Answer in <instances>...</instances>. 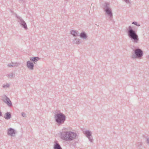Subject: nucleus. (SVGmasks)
<instances>
[{
	"label": "nucleus",
	"mask_w": 149,
	"mask_h": 149,
	"mask_svg": "<svg viewBox=\"0 0 149 149\" xmlns=\"http://www.w3.org/2000/svg\"><path fill=\"white\" fill-rule=\"evenodd\" d=\"M126 32L129 38L134 43H137L139 41V36L137 34V30L134 27L129 26L126 28Z\"/></svg>",
	"instance_id": "nucleus-1"
},
{
	"label": "nucleus",
	"mask_w": 149,
	"mask_h": 149,
	"mask_svg": "<svg viewBox=\"0 0 149 149\" xmlns=\"http://www.w3.org/2000/svg\"><path fill=\"white\" fill-rule=\"evenodd\" d=\"M77 136L76 133L71 131L64 132L61 133V138L65 141H72Z\"/></svg>",
	"instance_id": "nucleus-2"
},
{
	"label": "nucleus",
	"mask_w": 149,
	"mask_h": 149,
	"mask_svg": "<svg viewBox=\"0 0 149 149\" xmlns=\"http://www.w3.org/2000/svg\"><path fill=\"white\" fill-rule=\"evenodd\" d=\"M54 118L55 122L58 126L64 124L66 119L65 116L60 112L55 113Z\"/></svg>",
	"instance_id": "nucleus-3"
},
{
	"label": "nucleus",
	"mask_w": 149,
	"mask_h": 149,
	"mask_svg": "<svg viewBox=\"0 0 149 149\" xmlns=\"http://www.w3.org/2000/svg\"><path fill=\"white\" fill-rule=\"evenodd\" d=\"M102 7L107 15L109 17L110 20H112L113 13L112 10L110 7V3L108 2H105L102 4Z\"/></svg>",
	"instance_id": "nucleus-4"
},
{
	"label": "nucleus",
	"mask_w": 149,
	"mask_h": 149,
	"mask_svg": "<svg viewBox=\"0 0 149 149\" xmlns=\"http://www.w3.org/2000/svg\"><path fill=\"white\" fill-rule=\"evenodd\" d=\"M133 52H132L131 58L133 59L135 58L141 59L143 55V51L141 49L138 48L133 49Z\"/></svg>",
	"instance_id": "nucleus-5"
},
{
	"label": "nucleus",
	"mask_w": 149,
	"mask_h": 149,
	"mask_svg": "<svg viewBox=\"0 0 149 149\" xmlns=\"http://www.w3.org/2000/svg\"><path fill=\"white\" fill-rule=\"evenodd\" d=\"M15 16L17 19V21L19 23L20 26L25 30H27L28 29L27 25L21 17L17 16L16 14H15Z\"/></svg>",
	"instance_id": "nucleus-6"
},
{
	"label": "nucleus",
	"mask_w": 149,
	"mask_h": 149,
	"mask_svg": "<svg viewBox=\"0 0 149 149\" xmlns=\"http://www.w3.org/2000/svg\"><path fill=\"white\" fill-rule=\"evenodd\" d=\"M1 100L6 103L9 106H12V103L9 98L6 95H4L1 97Z\"/></svg>",
	"instance_id": "nucleus-7"
},
{
	"label": "nucleus",
	"mask_w": 149,
	"mask_h": 149,
	"mask_svg": "<svg viewBox=\"0 0 149 149\" xmlns=\"http://www.w3.org/2000/svg\"><path fill=\"white\" fill-rule=\"evenodd\" d=\"M84 133L90 142H92L93 141V140L91 131L89 130H86L84 132Z\"/></svg>",
	"instance_id": "nucleus-8"
},
{
	"label": "nucleus",
	"mask_w": 149,
	"mask_h": 149,
	"mask_svg": "<svg viewBox=\"0 0 149 149\" xmlns=\"http://www.w3.org/2000/svg\"><path fill=\"white\" fill-rule=\"evenodd\" d=\"M7 134L11 136H15L16 132L15 130L11 128L8 129L7 131Z\"/></svg>",
	"instance_id": "nucleus-9"
},
{
	"label": "nucleus",
	"mask_w": 149,
	"mask_h": 149,
	"mask_svg": "<svg viewBox=\"0 0 149 149\" xmlns=\"http://www.w3.org/2000/svg\"><path fill=\"white\" fill-rule=\"evenodd\" d=\"M26 66L29 70H33L34 69V65L32 62L29 61L26 62Z\"/></svg>",
	"instance_id": "nucleus-10"
},
{
	"label": "nucleus",
	"mask_w": 149,
	"mask_h": 149,
	"mask_svg": "<svg viewBox=\"0 0 149 149\" xmlns=\"http://www.w3.org/2000/svg\"><path fill=\"white\" fill-rule=\"evenodd\" d=\"M79 36L81 38L84 40H86L87 39V35L84 31H82L80 34L79 33Z\"/></svg>",
	"instance_id": "nucleus-11"
},
{
	"label": "nucleus",
	"mask_w": 149,
	"mask_h": 149,
	"mask_svg": "<svg viewBox=\"0 0 149 149\" xmlns=\"http://www.w3.org/2000/svg\"><path fill=\"white\" fill-rule=\"evenodd\" d=\"M40 58L38 57H32L30 58V60L33 63L36 64L38 61L40 59Z\"/></svg>",
	"instance_id": "nucleus-12"
},
{
	"label": "nucleus",
	"mask_w": 149,
	"mask_h": 149,
	"mask_svg": "<svg viewBox=\"0 0 149 149\" xmlns=\"http://www.w3.org/2000/svg\"><path fill=\"white\" fill-rule=\"evenodd\" d=\"M54 149H62L57 141H54V144L53 147Z\"/></svg>",
	"instance_id": "nucleus-13"
},
{
	"label": "nucleus",
	"mask_w": 149,
	"mask_h": 149,
	"mask_svg": "<svg viewBox=\"0 0 149 149\" xmlns=\"http://www.w3.org/2000/svg\"><path fill=\"white\" fill-rule=\"evenodd\" d=\"M20 65V63L17 62H13L8 64L9 67H17Z\"/></svg>",
	"instance_id": "nucleus-14"
},
{
	"label": "nucleus",
	"mask_w": 149,
	"mask_h": 149,
	"mask_svg": "<svg viewBox=\"0 0 149 149\" xmlns=\"http://www.w3.org/2000/svg\"><path fill=\"white\" fill-rule=\"evenodd\" d=\"M70 34L74 37H76L79 36V33L78 31L76 30H71L70 31Z\"/></svg>",
	"instance_id": "nucleus-15"
},
{
	"label": "nucleus",
	"mask_w": 149,
	"mask_h": 149,
	"mask_svg": "<svg viewBox=\"0 0 149 149\" xmlns=\"http://www.w3.org/2000/svg\"><path fill=\"white\" fill-rule=\"evenodd\" d=\"M11 117V113L10 112H7L5 113L4 118L6 120H8Z\"/></svg>",
	"instance_id": "nucleus-16"
},
{
	"label": "nucleus",
	"mask_w": 149,
	"mask_h": 149,
	"mask_svg": "<svg viewBox=\"0 0 149 149\" xmlns=\"http://www.w3.org/2000/svg\"><path fill=\"white\" fill-rule=\"evenodd\" d=\"M73 44H76L77 45H79L81 43V41L79 38H74L72 41Z\"/></svg>",
	"instance_id": "nucleus-17"
},
{
	"label": "nucleus",
	"mask_w": 149,
	"mask_h": 149,
	"mask_svg": "<svg viewBox=\"0 0 149 149\" xmlns=\"http://www.w3.org/2000/svg\"><path fill=\"white\" fill-rule=\"evenodd\" d=\"M6 76L8 78L12 79V77L15 76V74L13 73V72H12L9 74H7Z\"/></svg>",
	"instance_id": "nucleus-18"
},
{
	"label": "nucleus",
	"mask_w": 149,
	"mask_h": 149,
	"mask_svg": "<svg viewBox=\"0 0 149 149\" xmlns=\"http://www.w3.org/2000/svg\"><path fill=\"white\" fill-rule=\"evenodd\" d=\"M142 145V143L141 142H137L136 144V146L138 147L141 146Z\"/></svg>",
	"instance_id": "nucleus-19"
},
{
	"label": "nucleus",
	"mask_w": 149,
	"mask_h": 149,
	"mask_svg": "<svg viewBox=\"0 0 149 149\" xmlns=\"http://www.w3.org/2000/svg\"><path fill=\"white\" fill-rule=\"evenodd\" d=\"M132 24H134L136 26H140V25L137 22H133Z\"/></svg>",
	"instance_id": "nucleus-20"
},
{
	"label": "nucleus",
	"mask_w": 149,
	"mask_h": 149,
	"mask_svg": "<svg viewBox=\"0 0 149 149\" xmlns=\"http://www.w3.org/2000/svg\"><path fill=\"white\" fill-rule=\"evenodd\" d=\"M10 86V85L8 84L7 83L6 84V85H3V88H5L6 87L8 88Z\"/></svg>",
	"instance_id": "nucleus-21"
},
{
	"label": "nucleus",
	"mask_w": 149,
	"mask_h": 149,
	"mask_svg": "<svg viewBox=\"0 0 149 149\" xmlns=\"http://www.w3.org/2000/svg\"><path fill=\"white\" fill-rule=\"evenodd\" d=\"M125 2L127 4H130V0H124Z\"/></svg>",
	"instance_id": "nucleus-22"
},
{
	"label": "nucleus",
	"mask_w": 149,
	"mask_h": 149,
	"mask_svg": "<svg viewBox=\"0 0 149 149\" xmlns=\"http://www.w3.org/2000/svg\"><path fill=\"white\" fill-rule=\"evenodd\" d=\"M22 116H23L24 117H26V114L25 113L23 112L22 113Z\"/></svg>",
	"instance_id": "nucleus-23"
},
{
	"label": "nucleus",
	"mask_w": 149,
	"mask_h": 149,
	"mask_svg": "<svg viewBox=\"0 0 149 149\" xmlns=\"http://www.w3.org/2000/svg\"><path fill=\"white\" fill-rule=\"evenodd\" d=\"M146 142L147 143L149 144V138H147Z\"/></svg>",
	"instance_id": "nucleus-24"
},
{
	"label": "nucleus",
	"mask_w": 149,
	"mask_h": 149,
	"mask_svg": "<svg viewBox=\"0 0 149 149\" xmlns=\"http://www.w3.org/2000/svg\"><path fill=\"white\" fill-rule=\"evenodd\" d=\"M2 116V114L1 112L0 111V117Z\"/></svg>",
	"instance_id": "nucleus-25"
},
{
	"label": "nucleus",
	"mask_w": 149,
	"mask_h": 149,
	"mask_svg": "<svg viewBox=\"0 0 149 149\" xmlns=\"http://www.w3.org/2000/svg\"><path fill=\"white\" fill-rule=\"evenodd\" d=\"M146 58L148 59H149V55L147 56H146Z\"/></svg>",
	"instance_id": "nucleus-26"
},
{
	"label": "nucleus",
	"mask_w": 149,
	"mask_h": 149,
	"mask_svg": "<svg viewBox=\"0 0 149 149\" xmlns=\"http://www.w3.org/2000/svg\"><path fill=\"white\" fill-rule=\"evenodd\" d=\"M93 3H92L91 4V6H93Z\"/></svg>",
	"instance_id": "nucleus-27"
},
{
	"label": "nucleus",
	"mask_w": 149,
	"mask_h": 149,
	"mask_svg": "<svg viewBox=\"0 0 149 149\" xmlns=\"http://www.w3.org/2000/svg\"><path fill=\"white\" fill-rule=\"evenodd\" d=\"M96 25L97 26L99 27V25H97L96 24Z\"/></svg>",
	"instance_id": "nucleus-28"
},
{
	"label": "nucleus",
	"mask_w": 149,
	"mask_h": 149,
	"mask_svg": "<svg viewBox=\"0 0 149 149\" xmlns=\"http://www.w3.org/2000/svg\"><path fill=\"white\" fill-rule=\"evenodd\" d=\"M19 1H23V0H19Z\"/></svg>",
	"instance_id": "nucleus-29"
}]
</instances>
